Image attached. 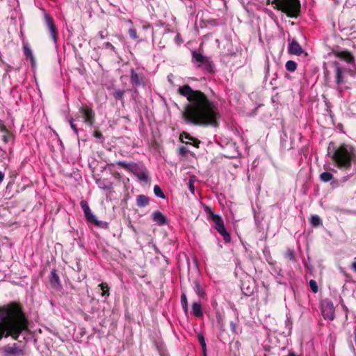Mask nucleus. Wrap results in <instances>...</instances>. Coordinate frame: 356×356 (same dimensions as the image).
Here are the masks:
<instances>
[{
    "mask_svg": "<svg viewBox=\"0 0 356 356\" xmlns=\"http://www.w3.org/2000/svg\"><path fill=\"white\" fill-rule=\"evenodd\" d=\"M193 290H194L195 293L197 294V296L200 298H202V299L206 298L207 294H206L204 290L203 289V288L201 286L200 282L197 280H195L193 281Z\"/></svg>",
    "mask_w": 356,
    "mask_h": 356,
    "instance_id": "nucleus-16",
    "label": "nucleus"
},
{
    "mask_svg": "<svg viewBox=\"0 0 356 356\" xmlns=\"http://www.w3.org/2000/svg\"><path fill=\"white\" fill-rule=\"evenodd\" d=\"M74 119L72 118H70L69 120H68V122L70 124V127L72 128V129L73 130V131L74 132V134L78 136L79 135V129L76 125V124L74 123Z\"/></svg>",
    "mask_w": 356,
    "mask_h": 356,
    "instance_id": "nucleus-33",
    "label": "nucleus"
},
{
    "mask_svg": "<svg viewBox=\"0 0 356 356\" xmlns=\"http://www.w3.org/2000/svg\"><path fill=\"white\" fill-rule=\"evenodd\" d=\"M181 304H188L187 297L185 292H183L181 295Z\"/></svg>",
    "mask_w": 356,
    "mask_h": 356,
    "instance_id": "nucleus-39",
    "label": "nucleus"
},
{
    "mask_svg": "<svg viewBox=\"0 0 356 356\" xmlns=\"http://www.w3.org/2000/svg\"><path fill=\"white\" fill-rule=\"evenodd\" d=\"M208 210H209V213L210 214V210H211V209H209V207H207V208L206 209V211H208Z\"/></svg>",
    "mask_w": 356,
    "mask_h": 356,
    "instance_id": "nucleus-58",
    "label": "nucleus"
},
{
    "mask_svg": "<svg viewBox=\"0 0 356 356\" xmlns=\"http://www.w3.org/2000/svg\"><path fill=\"white\" fill-rule=\"evenodd\" d=\"M186 139H190V140H191V137L189 135H188V134H187V136H186Z\"/></svg>",
    "mask_w": 356,
    "mask_h": 356,
    "instance_id": "nucleus-56",
    "label": "nucleus"
},
{
    "mask_svg": "<svg viewBox=\"0 0 356 356\" xmlns=\"http://www.w3.org/2000/svg\"><path fill=\"white\" fill-rule=\"evenodd\" d=\"M99 287L100 288L102 292L101 295L102 296L108 297L109 296V287L106 283H102L99 285Z\"/></svg>",
    "mask_w": 356,
    "mask_h": 356,
    "instance_id": "nucleus-23",
    "label": "nucleus"
},
{
    "mask_svg": "<svg viewBox=\"0 0 356 356\" xmlns=\"http://www.w3.org/2000/svg\"><path fill=\"white\" fill-rule=\"evenodd\" d=\"M3 140L5 143H6L8 141V137L6 136H3Z\"/></svg>",
    "mask_w": 356,
    "mask_h": 356,
    "instance_id": "nucleus-53",
    "label": "nucleus"
},
{
    "mask_svg": "<svg viewBox=\"0 0 356 356\" xmlns=\"http://www.w3.org/2000/svg\"><path fill=\"white\" fill-rule=\"evenodd\" d=\"M343 309H345L346 312H348V309H347V307L346 306L343 305Z\"/></svg>",
    "mask_w": 356,
    "mask_h": 356,
    "instance_id": "nucleus-57",
    "label": "nucleus"
},
{
    "mask_svg": "<svg viewBox=\"0 0 356 356\" xmlns=\"http://www.w3.org/2000/svg\"><path fill=\"white\" fill-rule=\"evenodd\" d=\"M192 311H193V314L196 317L200 318V317H202L203 316V312H202V309L201 305L198 302H195L193 303V305H192Z\"/></svg>",
    "mask_w": 356,
    "mask_h": 356,
    "instance_id": "nucleus-19",
    "label": "nucleus"
},
{
    "mask_svg": "<svg viewBox=\"0 0 356 356\" xmlns=\"http://www.w3.org/2000/svg\"><path fill=\"white\" fill-rule=\"evenodd\" d=\"M305 266L310 273H312V265L308 264L307 263H305Z\"/></svg>",
    "mask_w": 356,
    "mask_h": 356,
    "instance_id": "nucleus-49",
    "label": "nucleus"
},
{
    "mask_svg": "<svg viewBox=\"0 0 356 356\" xmlns=\"http://www.w3.org/2000/svg\"><path fill=\"white\" fill-rule=\"evenodd\" d=\"M94 225H95L97 227H100L102 229H108V223L106 221H102L97 220V218L92 223Z\"/></svg>",
    "mask_w": 356,
    "mask_h": 356,
    "instance_id": "nucleus-29",
    "label": "nucleus"
},
{
    "mask_svg": "<svg viewBox=\"0 0 356 356\" xmlns=\"http://www.w3.org/2000/svg\"><path fill=\"white\" fill-rule=\"evenodd\" d=\"M74 119L72 118H70L69 120H68V122L70 124V127L72 128V129L73 130V131L74 132V134L78 136L79 135V129L76 125V124L74 123Z\"/></svg>",
    "mask_w": 356,
    "mask_h": 356,
    "instance_id": "nucleus-32",
    "label": "nucleus"
},
{
    "mask_svg": "<svg viewBox=\"0 0 356 356\" xmlns=\"http://www.w3.org/2000/svg\"><path fill=\"white\" fill-rule=\"evenodd\" d=\"M328 153L336 165L345 173L339 180H332L331 187L337 188L356 176V150L350 145L343 143L335 146L333 143H330Z\"/></svg>",
    "mask_w": 356,
    "mask_h": 356,
    "instance_id": "nucleus-2",
    "label": "nucleus"
},
{
    "mask_svg": "<svg viewBox=\"0 0 356 356\" xmlns=\"http://www.w3.org/2000/svg\"><path fill=\"white\" fill-rule=\"evenodd\" d=\"M124 92L125 91L124 90L117 89L115 90L113 95L116 99H119L123 103Z\"/></svg>",
    "mask_w": 356,
    "mask_h": 356,
    "instance_id": "nucleus-24",
    "label": "nucleus"
},
{
    "mask_svg": "<svg viewBox=\"0 0 356 356\" xmlns=\"http://www.w3.org/2000/svg\"><path fill=\"white\" fill-rule=\"evenodd\" d=\"M351 267H352V269H353L355 272H356V257L354 259V261H353V262L352 263Z\"/></svg>",
    "mask_w": 356,
    "mask_h": 356,
    "instance_id": "nucleus-48",
    "label": "nucleus"
},
{
    "mask_svg": "<svg viewBox=\"0 0 356 356\" xmlns=\"http://www.w3.org/2000/svg\"><path fill=\"white\" fill-rule=\"evenodd\" d=\"M157 350L159 353L160 356H169L168 353H167L165 347L163 345H156Z\"/></svg>",
    "mask_w": 356,
    "mask_h": 356,
    "instance_id": "nucleus-34",
    "label": "nucleus"
},
{
    "mask_svg": "<svg viewBox=\"0 0 356 356\" xmlns=\"http://www.w3.org/2000/svg\"><path fill=\"white\" fill-rule=\"evenodd\" d=\"M198 341L201 345L203 355H207V344L205 342L204 337L202 333L197 334Z\"/></svg>",
    "mask_w": 356,
    "mask_h": 356,
    "instance_id": "nucleus-22",
    "label": "nucleus"
},
{
    "mask_svg": "<svg viewBox=\"0 0 356 356\" xmlns=\"http://www.w3.org/2000/svg\"><path fill=\"white\" fill-rule=\"evenodd\" d=\"M49 282L51 288L55 291H58L62 289L61 282L57 270L55 268L52 269L50 273L49 276Z\"/></svg>",
    "mask_w": 356,
    "mask_h": 356,
    "instance_id": "nucleus-12",
    "label": "nucleus"
},
{
    "mask_svg": "<svg viewBox=\"0 0 356 356\" xmlns=\"http://www.w3.org/2000/svg\"><path fill=\"white\" fill-rule=\"evenodd\" d=\"M188 149L184 146H181L179 148V153L181 156H186L188 154Z\"/></svg>",
    "mask_w": 356,
    "mask_h": 356,
    "instance_id": "nucleus-38",
    "label": "nucleus"
},
{
    "mask_svg": "<svg viewBox=\"0 0 356 356\" xmlns=\"http://www.w3.org/2000/svg\"><path fill=\"white\" fill-rule=\"evenodd\" d=\"M94 136L97 138H103L102 134L100 131H95L94 133Z\"/></svg>",
    "mask_w": 356,
    "mask_h": 356,
    "instance_id": "nucleus-46",
    "label": "nucleus"
},
{
    "mask_svg": "<svg viewBox=\"0 0 356 356\" xmlns=\"http://www.w3.org/2000/svg\"><path fill=\"white\" fill-rule=\"evenodd\" d=\"M98 35H99V38H100L102 40H103V39H104L105 38H106V37H107L108 33H107V32H106V31H99V32Z\"/></svg>",
    "mask_w": 356,
    "mask_h": 356,
    "instance_id": "nucleus-43",
    "label": "nucleus"
},
{
    "mask_svg": "<svg viewBox=\"0 0 356 356\" xmlns=\"http://www.w3.org/2000/svg\"><path fill=\"white\" fill-rule=\"evenodd\" d=\"M181 307H182V309L184 311V312L187 313L188 312V304L181 305Z\"/></svg>",
    "mask_w": 356,
    "mask_h": 356,
    "instance_id": "nucleus-50",
    "label": "nucleus"
},
{
    "mask_svg": "<svg viewBox=\"0 0 356 356\" xmlns=\"http://www.w3.org/2000/svg\"><path fill=\"white\" fill-rule=\"evenodd\" d=\"M127 22H128V24H133V22L131 19H128Z\"/></svg>",
    "mask_w": 356,
    "mask_h": 356,
    "instance_id": "nucleus-55",
    "label": "nucleus"
},
{
    "mask_svg": "<svg viewBox=\"0 0 356 356\" xmlns=\"http://www.w3.org/2000/svg\"><path fill=\"white\" fill-rule=\"evenodd\" d=\"M322 315L325 319L332 321L334 318V307L330 300H325L322 304Z\"/></svg>",
    "mask_w": 356,
    "mask_h": 356,
    "instance_id": "nucleus-10",
    "label": "nucleus"
},
{
    "mask_svg": "<svg viewBox=\"0 0 356 356\" xmlns=\"http://www.w3.org/2000/svg\"><path fill=\"white\" fill-rule=\"evenodd\" d=\"M104 47L107 49H111L113 52H115V47L109 42L104 43Z\"/></svg>",
    "mask_w": 356,
    "mask_h": 356,
    "instance_id": "nucleus-40",
    "label": "nucleus"
},
{
    "mask_svg": "<svg viewBox=\"0 0 356 356\" xmlns=\"http://www.w3.org/2000/svg\"><path fill=\"white\" fill-rule=\"evenodd\" d=\"M3 350L6 356H15L22 353V350L17 347V343H13L12 346H6Z\"/></svg>",
    "mask_w": 356,
    "mask_h": 356,
    "instance_id": "nucleus-14",
    "label": "nucleus"
},
{
    "mask_svg": "<svg viewBox=\"0 0 356 356\" xmlns=\"http://www.w3.org/2000/svg\"><path fill=\"white\" fill-rule=\"evenodd\" d=\"M118 165L122 166L124 169L127 170V171L130 172L131 168L133 167L134 163H127L125 161H119L116 162L115 163Z\"/></svg>",
    "mask_w": 356,
    "mask_h": 356,
    "instance_id": "nucleus-25",
    "label": "nucleus"
},
{
    "mask_svg": "<svg viewBox=\"0 0 356 356\" xmlns=\"http://www.w3.org/2000/svg\"><path fill=\"white\" fill-rule=\"evenodd\" d=\"M84 216H85L86 221L91 224H92L94 222V221L97 219L96 216L95 214H93V213L92 212L91 210L85 213Z\"/></svg>",
    "mask_w": 356,
    "mask_h": 356,
    "instance_id": "nucleus-26",
    "label": "nucleus"
},
{
    "mask_svg": "<svg viewBox=\"0 0 356 356\" xmlns=\"http://www.w3.org/2000/svg\"><path fill=\"white\" fill-rule=\"evenodd\" d=\"M80 204H81V209H83L84 213L91 210L86 201L82 200Z\"/></svg>",
    "mask_w": 356,
    "mask_h": 356,
    "instance_id": "nucleus-37",
    "label": "nucleus"
},
{
    "mask_svg": "<svg viewBox=\"0 0 356 356\" xmlns=\"http://www.w3.org/2000/svg\"><path fill=\"white\" fill-rule=\"evenodd\" d=\"M287 356H296L293 352H290Z\"/></svg>",
    "mask_w": 356,
    "mask_h": 356,
    "instance_id": "nucleus-54",
    "label": "nucleus"
},
{
    "mask_svg": "<svg viewBox=\"0 0 356 356\" xmlns=\"http://www.w3.org/2000/svg\"><path fill=\"white\" fill-rule=\"evenodd\" d=\"M310 222L312 225L317 227L322 225L321 218L317 215H312L311 217Z\"/></svg>",
    "mask_w": 356,
    "mask_h": 356,
    "instance_id": "nucleus-27",
    "label": "nucleus"
},
{
    "mask_svg": "<svg viewBox=\"0 0 356 356\" xmlns=\"http://www.w3.org/2000/svg\"><path fill=\"white\" fill-rule=\"evenodd\" d=\"M175 40L178 44H180L182 42V40L179 33L177 34Z\"/></svg>",
    "mask_w": 356,
    "mask_h": 356,
    "instance_id": "nucleus-45",
    "label": "nucleus"
},
{
    "mask_svg": "<svg viewBox=\"0 0 356 356\" xmlns=\"http://www.w3.org/2000/svg\"><path fill=\"white\" fill-rule=\"evenodd\" d=\"M192 57L195 61L200 63H205L207 62V59L205 56H204L200 51L195 50L192 51Z\"/></svg>",
    "mask_w": 356,
    "mask_h": 356,
    "instance_id": "nucleus-17",
    "label": "nucleus"
},
{
    "mask_svg": "<svg viewBox=\"0 0 356 356\" xmlns=\"http://www.w3.org/2000/svg\"><path fill=\"white\" fill-rule=\"evenodd\" d=\"M24 53L26 58L30 59L32 66L34 67L35 65V60L31 48L27 44L24 45Z\"/></svg>",
    "mask_w": 356,
    "mask_h": 356,
    "instance_id": "nucleus-18",
    "label": "nucleus"
},
{
    "mask_svg": "<svg viewBox=\"0 0 356 356\" xmlns=\"http://www.w3.org/2000/svg\"><path fill=\"white\" fill-rule=\"evenodd\" d=\"M309 286L311 288V290L314 292V293H316L318 292V285H317V283L315 280H311L309 281Z\"/></svg>",
    "mask_w": 356,
    "mask_h": 356,
    "instance_id": "nucleus-36",
    "label": "nucleus"
},
{
    "mask_svg": "<svg viewBox=\"0 0 356 356\" xmlns=\"http://www.w3.org/2000/svg\"><path fill=\"white\" fill-rule=\"evenodd\" d=\"M189 190L192 193H193L195 191V187L191 181L189 183Z\"/></svg>",
    "mask_w": 356,
    "mask_h": 356,
    "instance_id": "nucleus-47",
    "label": "nucleus"
},
{
    "mask_svg": "<svg viewBox=\"0 0 356 356\" xmlns=\"http://www.w3.org/2000/svg\"><path fill=\"white\" fill-rule=\"evenodd\" d=\"M129 35L130 38L134 40H136L138 38L136 30L134 28H130L129 29Z\"/></svg>",
    "mask_w": 356,
    "mask_h": 356,
    "instance_id": "nucleus-35",
    "label": "nucleus"
},
{
    "mask_svg": "<svg viewBox=\"0 0 356 356\" xmlns=\"http://www.w3.org/2000/svg\"><path fill=\"white\" fill-rule=\"evenodd\" d=\"M149 200L148 197L145 195H139L136 198V204L139 207H144L149 204Z\"/></svg>",
    "mask_w": 356,
    "mask_h": 356,
    "instance_id": "nucleus-20",
    "label": "nucleus"
},
{
    "mask_svg": "<svg viewBox=\"0 0 356 356\" xmlns=\"http://www.w3.org/2000/svg\"><path fill=\"white\" fill-rule=\"evenodd\" d=\"M336 56L338 60L333 61L332 65L335 70L336 83L339 86L344 83V74L351 70V67H355V58L347 51L337 52Z\"/></svg>",
    "mask_w": 356,
    "mask_h": 356,
    "instance_id": "nucleus-4",
    "label": "nucleus"
},
{
    "mask_svg": "<svg viewBox=\"0 0 356 356\" xmlns=\"http://www.w3.org/2000/svg\"><path fill=\"white\" fill-rule=\"evenodd\" d=\"M288 51L290 54L300 56L304 51L297 40L293 38L289 44Z\"/></svg>",
    "mask_w": 356,
    "mask_h": 356,
    "instance_id": "nucleus-13",
    "label": "nucleus"
},
{
    "mask_svg": "<svg viewBox=\"0 0 356 356\" xmlns=\"http://www.w3.org/2000/svg\"><path fill=\"white\" fill-rule=\"evenodd\" d=\"M44 17L46 25L49 31L51 39L54 41V42L56 44L58 38V31L54 24V20L51 18V17L47 13L44 14Z\"/></svg>",
    "mask_w": 356,
    "mask_h": 356,
    "instance_id": "nucleus-11",
    "label": "nucleus"
},
{
    "mask_svg": "<svg viewBox=\"0 0 356 356\" xmlns=\"http://www.w3.org/2000/svg\"><path fill=\"white\" fill-rule=\"evenodd\" d=\"M97 184L99 187L102 189H110L111 188V184L110 182H106L105 180H97Z\"/></svg>",
    "mask_w": 356,
    "mask_h": 356,
    "instance_id": "nucleus-31",
    "label": "nucleus"
},
{
    "mask_svg": "<svg viewBox=\"0 0 356 356\" xmlns=\"http://www.w3.org/2000/svg\"><path fill=\"white\" fill-rule=\"evenodd\" d=\"M286 255H287V257H288L290 260H294L295 257H294V252H293V251H292V250L288 251V252H287V253H286Z\"/></svg>",
    "mask_w": 356,
    "mask_h": 356,
    "instance_id": "nucleus-44",
    "label": "nucleus"
},
{
    "mask_svg": "<svg viewBox=\"0 0 356 356\" xmlns=\"http://www.w3.org/2000/svg\"><path fill=\"white\" fill-rule=\"evenodd\" d=\"M26 328V321L20 311L8 306L0 307V341L9 337L17 340Z\"/></svg>",
    "mask_w": 356,
    "mask_h": 356,
    "instance_id": "nucleus-3",
    "label": "nucleus"
},
{
    "mask_svg": "<svg viewBox=\"0 0 356 356\" xmlns=\"http://www.w3.org/2000/svg\"><path fill=\"white\" fill-rule=\"evenodd\" d=\"M178 92L188 101L183 112L186 123L213 127L218 126L220 117L218 108L202 92L184 85L178 88Z\"/></svg>",
    "mask_w": 356,
    "mask_h": 356,
    "instance_id": "nucleus-1",
    "label": "nucleus"
},
{
    "mask_svg": "<svg viewBox=\"0 0 356 356\" xmlns=\"http://www.w3.org/2000/svg\"><path fill=\"white\" fill-rule=\"evenodd\" d=\"M4 179V173L0 171V184L3 181Z\"/></svg>",
    "mask_w": 356,
    "mask_h": 356,
    "instance_id": "nucleus-51",
    "label": "nucleus"
},
{
    "mask_svg": "<svg viewBox=\"0 0 356 356\" xmlns=\"http://www.w3.org/2000/svg\"><path fill=\"white\" fill-rule=\"evenodd\" d=\"M279 10L291 17H297L300 11L299 0H275Z\"/></svg>",
    "mask_w": 356,
    "mask_h": 356,
    "instance_id": "nucleus-5",
    "label": "nucleus"
},
{
    "mask_svg": "<svg viewBox=\"0 0 356 356\" xmlns=\"http://www.w3.org/2000/svg\"><path fill=\"white\" fill-rule=\"evenodd\" d=\"M130 81L132 86L135 88V93L137 92V88L140 86H145V77L142 72L131 68L130 70Z\"/></svg>",
    "mask_w": 356,
    "mask_h": 356,
    "instance_id": "nucleus-8",
    "label": "nucleus"
},
{
    "mask_svg": "<svg viewBox=\"0 0 356 356\" xmlns=\"http://www.w3.org/2000/svg\"><path fill=\"white\" fill-rule=\"evenodd\" d=\"M83 119V122L90 127L93 126L95 119V111L88 106H83L76 113L75 120Z\"/></svg>",
    "mask_w": 356,
    "mask_h": 356,
    "instance_id": "nucleus-6",
    "label": "nucleus"
},
{
    "mask_svg": "<svg viewBox=\"0 0 356 356\" xmlns=\"http://www.w3.org/2000/svg\"><path fill=\"white\" fill-rule=\"evenodd\" d=\"M244 293L246 295V296H250L251 293H252V291H250L248 289V291L247 292H244Z\"/></svg>",
    "mask_w": 356,
    "mask_h": 356,
    "instance_id": "nucleus-52",
    "label": "nucleus"
},
{
    "mask_svg": "<svg viewBox=\"0 0 356 356\" xmlns=\"http://www.w3.org/2000/svg\"><path fill=\"white\" fill-rule=\"evenodd\" d=\"M210 216L212 220L215 222V228L222 236L225 242L229 243L231 237L225 228L222 218L220 216L215 214L211 210H210Z\"/></svg>",
    "mask_w": 356,
    "mask_h": 356,
    "instance_id": "nucleus-7",
    "label": "nucleus"
},
{
    "mask_svg": "<svg viewBox=\"0 0 356 356\" xmlns=\"http://www.w3.org/2000/svg\"><path fill=\"white\" fill-rule=\"evenodd\" d=\"M333 179V175L330 172H323L320 175V179L323 182H328Z\"/></svg>",
    "mask_w": 356,
    "mask_h": 356,
    "instance_id": "nucleus-21",
    "label": "nucleus"
},
{
    "mask_svg": "<svg viewBox=\"0 0 356 356\" xmlns=\"http://www.w3.org/2000/svg\"><path fill=\"white\" fill-rule=\"evenodd\" d=\"M140 181L147 182L149 181V175L146 168L143 164L135 163L131 168V171Z\"/></svg>",
    "mask_w": 356,
    "mask_h": 356,
    "instance_id": "nucleus-9",
    "label": "nucleus"
},
{
    "mask_svg": "<svg viewBox=\"0 0 356 356\" xmlns=\"http://www.w3.org/2000/svg\"><path fill=\"white\" fill-rule=\"evenodd\" d=\"M203 356H207V355H203Z\"/></svg>",
    "mask_w": 356,
    "mask_h": 356,
    "instance_id": "nucleus-59",
    "label": "nucleus"
},
{
    "mask_svg": "<svg viewBox=\"0 0 356 356\" xmlns=\"http://www.w3.org/2000/svg\"><path fill=\"white\" fill-rule=\"evenodd\" d=\"M152 220L159 225L163 226L168 224L167 218L160 211H156L152 215Z\"/></svg>",
    "mask_w": 356,
    "mask_h": 356,
    "instance_id": "nucleus-15",
    "label": "nucleus"
},
{
    "mask_svg": "<svg viewBox=\"0 0 356 356\" xmlns=\"http://www.w3.org/2000/svg\"><path fill=\"white\" fill-rule=\"evenodd\" d=\"M204 64L207 65L206 69L207 71H209V72L213 71V66L208 60H207V62H206Z\"/></svg>",
    "mask_w": 356,
    "mask_h": 356,
    "instance_id": "nucleus-42",
    "label": "nucleus"
},
{
    "mask_svg": "<svg viewBox=\"0 0 356 356\" xmlns=\"http://www.w3.org/2000/svg\"><path fill=\"white\" fill-rule=\"evenodd\" d=\"M154 193L156 196H157L160 198H162V199L165 198V195L164 193L163 192L161 188L158 185L154 186Z\"/></svg>",
    "mask_w": 356,
    "mask_h": 356,
    "instance_id": "nucleus-30",
    "label": "nucleus"
},
{
    "mask_svg": "<svg viewBox=\"0 0 356 356\" xmlns=\"http://www.w3.org/2000/svg\"><path fill=\"white\" fill-rule=\"evenodd\" d=\"M230 327H231V330L233 333L234 334H237L238 332L236 330V323L233 321L230 322Z\"/></svg>",
    "mask_w": 356,
    "mask_h": 356,
    "instance_id": "nucleus-41",
    "label": "nucleus"
},
{
    "mask_svg": "<svg viewBox=\"0 0 356 356\" xmlns=\"http://www.w3.org/2000/svg\"><path fill=\"white\" fill-rule=\"evenodd\" d=\"M285 67H286V69L289 71V72H294L296 68H297V64L295 61L293 60H289L286 62V65H285Z\"/></svg>",
    "mask_w": 356,
    "mask_h": 356,
    "instance_id": "nucleus-28",
    "label": "nucleus"
}]
</instances>
